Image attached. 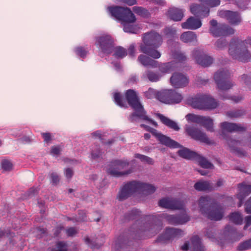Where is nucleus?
Wrapping results in <instances>:
<instances>
[{"instance_id": "1", "label": "nucleus", "mask_w": 251, "mask_h": 251, "mask_svg": "<svg viewBox=\"0 0 251 251\" xmlns=\"http://www.w3.org/2000/svg\"><path fill=\"white\" fill-rule=\"evenodd\" d=\"M144 44L140 46V51L153 58H159L160 53L156 49L162 43L161 35L156 32L151 31L146 33L143 37Z\"/></svg>"}, {"instance_id": "2", "label": "nucleus", "mask_w": 251, "mask_h": 251, "mask_svg": "<svg viewBox=\"0 0 251 251\" xmlns=\"http://www.w3.org/2000/svg\"><path fill=\"white\" fill-rule=\"evenodd\" d=\"M155 190V187L151 184L137 181H132L123 186L119 194V199L123 200L135 192L145 195L150 194Z\"/></svg>"}, {"instance_id": "3", "label": "nucleus", "mask_w": 251, "mask_h": 251, "mask_svg": "<svg viewBox=\"0 0 251 251\" xmlns=\"http://www.w3.org/2000/svg\"><path fill=\"white\" fill-rule=\"evenodd\" d=\"M251 46V39L240 42L238 40L232 41L230 44L229 53L234 59L243 62L248 61L251 58V54L246 49V45Z\"/></svg>"}, {"instance_id": "4", "label": "nucleus", "mask_w": 251, "mask_h": 251, "mask_svg": "<svg viewBox=\"0 0 251 251\" xmlns=\"http://www.w3.org/2000/svg\"><path fill=\"white\" fill-rule=\"evenodd\" d=\"M212 200L208 197H201L199 202L200 210L202 214H205L208 218L218 221L221 220L223 216L221 208L215 207L211 205Z\"/></svg>"}, {"instance_id": "5", "label": "nucleus", "mask_w": 251, "mask_h": 251, "mask_svg": "<svg viewBox=\"0 0 251 251\" xmlns=\"http://www.w3.org/2000/svg\"><path fill=\"white\" fill-rule=\"evenodd\" d=\"M126 98L129 104L134 110L129 118L131 122L135 120L136 117L144 120L150 121L149 118L146 115L143 106L139 101L138 97L136 93L132 90H128L126 93Z\"/></svg>"}, {"instance_id": "6", "label": "nucleus", "mask_w": 251, "mask_h": 251, "mask_svg": "<svg viewBox=\"0 0 251 251\" xmlns=\"http://www.w3.org/2000/svg\"><path fill=\"white\" fill-rule=\"evenodd\" d=\"M111 15L116 19L125 23H133L136 18L130 9L127 7L115 6L108 8Z\"/></svg>"}, {"instance_id": "7", "label": "nucleus", "mask_w": 251, "mask_h": 251, "mask_svg": "<svg viewBox=\"0 0 251 251\" xmlns=\"http://www.w3.org/2000/svg\"><path fill=\"white\" fill-rule=\"evenodd\" d=\"M201 4H194L191 6L190 10L194 15L203 18L207 16L209 13V8L219 5L220 0H200Z\"/></svg>"}, {"instance_id": "8", "label": "nucleus", "mask_w": 251, "mask_h": 251, "mask_svg": "<svg viewBox=\"0 0 251 251\" xmlns=\"http://www.w3.org/2000/svg\"><path fill=\"white\" fill-rule=\"evenodd\" d=\"M189 103L193 107L199 109H213L218 105L217 102L207 95L192 98L189 100Z\"/></svg>"}, {"instance_id": "9", "label": "nucleus", "mask_w": 251, "mask_h": 251, "mask_svg": "<svg viewBox=\"0 0 251 251\" xmlns=\"http://www.w3.org/2000/svg\"><path fill=\"white\" fill-rule=\"evenodd\" d=\"M138 61L145 66H151L153 68L159 67L160 72L163 74L169 73L174 70V63L169 62L158 66V62L157 61L150 58L145 55H140L138 57Z\"/></svg>"}, {"instance_id": "10", "label": "nucleus", "mask_w": 251, "mask_h": 251, "mask_svg": "<svg viewBox=\"0 0 251 251\" xmlns=\"http://www.w3.org/2000/svg\"><path fill=\"white\" fill-rule=\"evenodd\" d=\"M157 99L165 103L174 104L180 102L182 97L174 90H166L158 92Z\"/></svg>"}, {"instance_id": "11", "label": "nucleus", "mask_w": 251, "mask_h": 251, "mask_svg": "<svg viewBox=\"0 0 251 251\" xmlns=\"http://www.w3.org/2000/svg\"><path fill=\"white\" fill-rule=\"evenodd\" d=\"M210 32L214 36H226L234 33V29L224 24H218L217 21L212 20L210 22Z\"/></svg>"}, {"instance_id": "12", "label": "nucleus", "mask_w": 251, "mask_h": 251, "mask_svg": "<svg viewBox=\"0 0 251 251\" xmlns=\"http://www.w3.org/2000/svg\"><path fill=\"white\" fill-rule=\"evenodd\" d=\"M186 118L189 122L200 124L207 130L211 132L213 131V120L210 117L189 114L186 115Z\"/></svg>"}, {"instance_id": "13", "label": "nucleus", "mask_w": 251, "mask_h": 251, "mask_svg": "<svg viewBox=\"0 0 251 251\" xmlns=\"http://www.w3.org/2000/svg\"><path fill=\"white\" fill-rule=\"evenodd\" d=\"M185 130L187 134L195 140L200 141V142L208 145H211L214 143V142L210 140L204 133L202 132L197 128L186 125Z\"/></svg>"}, {"instance_id": "14", "label": "nucleus", "mask_w": 251, "mask_h": 251, "mask_svg": "<svg viewBox=\"0 0 251 251\" xmlns=\"http://www.w3.org/2000/svg\"><path fill=\"white\" fill-rule=\"evenodd\" d=\"M228 76V72L226 71H220L215 74L214 78L219 89L226 90L232 87V84L227 81Z\"/></svg>"}, {"instance_id": "15", "label": "nucleus", "mask_w": 251, "mask_h": 251, "mask_svg": "<svg viewBox=\"0 0 251 251\" xmlns=\"http://www.w3.org/2000/svg\"><path fill=\"white\" fill-rule=\"evenodd\" d=\"M141 126L144 127L147 131L151 132L152 135L156 137L158 141L162 144L170 148H178L179 147L178 143L171 139L169 137L157 132L156 130L146 126L142 125Z\"/></svg>"}, {"instance_id": "16", "label": "nucleus", "mask_w": 251, "mask_h": 251, "mask_svg": "<svg viewBox=\"0 0 251 251\" xmlns=\"http://www.w3.org/2000/svg\"><path fill=\"white\" fill-rule=\"evenodd\" d=\"M127 165H128V164L126 161L115 160L112 162L110 168L107 171L108 173L116 176H120L128 174L130 172H126L122 171Z\"/></svg>"}, {"instance_id": "17", "label": "nucleus", "mask_w": 251, "mask_h": 251, "mask_svg": "<svg viewBox=\"0 0 251 251\" xmlns=\"http://www.w3.org/2000/svg\"><path fill=\"white\" fill-rule=\"evenodd\" d=\"M158 204L161 207L170 209H183L184 206L183 204L181 202L176 200L168 198L160 200Z\"/></svg>"}, {"instance_id": "18", "label": "nucleus", "mask_w": 251, "mask_h": 251, "mask_svg": "<svg viewBox=\"0 0 251 251\" xmlns=\"http://www.w3.org/2000/svg\"><path fill=\"white\" fill-rule=\"evenodd\" d=\"M170 82L176 88H181L188 85V79L182 74L174 73L170 78Z\"/></svg>"}, {"instance_id": "19", "label": "nucleus", "mask_w": 251, "mask_h": 251, "mask_svg": "<svg viewBox=\"0 0 251 251\" xmlns=\"http://www.w3.org/2000/svg\"><path fill=\"white\" fill-rule=\"evenodd\" d=\"M100 46L104 53H110L113 49V39L109 35H104L99 38Z\"/></svg>"}, {"instance_id": "20", "label": "nucleus", "mask_w": 251, "mask_h": 251, "mask_svg": "<svg viewBox=\"0 0 251 251\" xmlns=\"http://www.w3.org/2000/svg\"><path fill=\"white\" fill-rule=\"evenodd\" d=\"M182 234L183 231L180 229L174 228H167L165 233L158 238V241L166 242L174 237L180 236Z\"/></svg>"}, {"instance_id": "21", "label": "nucleus", "mask_w": 251, "mask_h": 251, "mask_svg": "<svg viewBox=\"0 0 251 251\" xmlns=\"http://www.w3.org/2000/svg\"><path fill=\"white\" fill-rule=\"evenodd\" d=\"M193 55L197 63L202 66L207 67L212 63V58L205 54H201L200 50L194 51Z\"/></svg>"}, {"instance_id": "22", "label": "nucleus", "mask_w": 251, "mask_h": 251, "mask_svg": "<svg viewBox=\"0 0 251 251\" xmlns=\"http://www.w3.org/2000/svg\"><path fill=\"white\" fill-rule=\"evenodd\" d=\"M239 192L237 195L239 200L238 206L240 207L242 204V201L244 198L251 193V185H247L245 183H240L238 186Z\"/></svg>"}, {"instance_id": "23", "label": "nucleus", "mask_w": 251, "mask_h": 251, "mask_svg": "<svg viewBox=\"0 0 251 251\" xmlns=\"http://www.w3.org/2000/svg\"><path fill=\"white\" fill-rule=\"evenodd\" d=\"M219 15L221 17L226 18L230 23L237 24L240 22V18L239 14L236 12L231 11H221Z\"/></svg>"}, {"instance_id": "24", "label": "nucleus", "mask_w": 251, "mask_h": 251, "mask_svg": "<svg viewBox=\"0 0 251 251\" xmlns=\"http://www.w3.org/2000/svg\"><path fill=\"white\" fill-rule=\"evenodd\" d=\"M181 25L183 28L196 29L201 26V23L199 19L191 17Z\"/></svg>"}, {"instance_id": "25", "label": "nucleus", "mask_w": 251, "mask_h": 251, "mask_svg": "<svg viewBox=\"0 0 251 251\" xmlns=\"http://www.w3.org/2000/svg\"><path fill=\"white\" fill-rule=\"evenodd\" d=\"M221 128L223 131H242L245 130V127L241 125L224 122L221 124Z\"/></svg>"}, {"instance_id": "26", "label": "nucleus", "mask_w": 251, "mask_h": 251, "mask_svg": "<svg viewBox=\"0 0 251 251\" xmlns=\"http://www.w3.org/2000/svg\"><path fill=\"white\" fill-rule=\"evenodd\" d=\"M164 217L172 224H183L189 221V217L186 214H183L181 216L173 215H164Z\"/></svg>"}, {"instance_id": "27", "label": "nucleus", "mask_w": 251, "mask_h": 251, "mask_svg": "<svg viewBox=\"0 0 251 251\" xmlns=\"http://www.w3.org/2000/svg\"><path fill=\"white\" fill-rule=\"evenodd\" d=\"M169 17L174 21H180L183 17L182 10L177 8H171L168 11Z\"/></svg>"}, {"instance_id": "28", "label": "nucleus", "mask_w": 251, "mask_h": 251, "mask_svg": "<svg viewBox=\"0 0 251 251\" xmlns=\"http://www.w3.org/2000/svg\"><path fill=\"white\" fill-rule=\"evenodd\" d=\"M178 154L181 157L188 159H196L198 158V154L189 150L184 148L178 151Z\"/></svg>"}, {"instance_id": "29", "label": "nucleus", "mask_w": 251, "mask_h": 251, "mask_svg": "<svg viewBox=\"0 0 251 251\" xmlns=\"http://www.w3.org/2000/svg\"><path fill=\"white\" fill-rule=\"evenodd\" d=\"M159 118H160L161 121L164 125H165L169 127H170L176 131L179 130V127L175 122L168 119V118H167L163 115H160Z\"/></svg>"}, {"instance_id": "30", "label": "nucleus", "mask_w": 251, "mask_h": 251, "mask_svg": "<svg viewBox=\"0 0 251 251\" xmlns=\"http://www.w3.org/2000/svg\"><path fill=\"white\" fill-rule=\"evenodd\" d=\"M196 35L192 31L183 33L181 36V40L185 43L190 42L196 40Z\"/></svg>"}, {"instance_id": "31", "label": "nucleus", "mask_w": 251, "mask_h": 251, "mask_svg": "<svg viewBox=\"0 0 251 251\" xmlns=\"http://www.w3.org/2000/svg\"><path fill=\"white\" fill-rule=\"evenodd\" d=\"M195 188L199 191L210 190L212 187L207 181H200L195 184Z\"/></svg>"}, {"instance_id": "32", "label": "nucleus", "mask_w": 251, "mask_h": 251, "mask_svg": "<svg viewBox=\"0 0 251 251\" xmlns=\"http://www.w3.org/2000/svg\"><path fill=\"white\" fill-rule=\"evenodd\" d=\"M191 242L193 246L194 251H204V248L201 245V241L198 236H194L191 239Z\"/></svg>"}, {"instance_id": "33", "label": "nucleus", "mask_w": 251, "mask_h": 251, "mask_svg": "<svg viewBox=\"0 0 251 251\" xmlns=\"http://www.w3.org/2000/svg\"><path fill=\"white\" fill-rule=\"evenodd\" d=\"M229 219L231 221L236 224H241L243 218L238 212H234L229 216Z\"/></svg>"}, {"instance_id": "34", "label": "nucleus", "mask_w": 251, "mask_h": 251, "mask_svg": "<svg viewBox=\"0 0 251 251\" xmlns=\"http://www.w3.org/2000/svg\"><path fill=\"white\" fill-rule=\"evenodd\" d=\"M197 159H199V163L201 167L205 168H211L213 167L212 164L203 157L198 155Z\"/></svg>"}, {"instance_id": "35", "label": "nucleus", "mask_w": 251, "mask_h": 251, "mask_svg": "<svg viewBox=\"0 0 251 251\" xmlns=\"http://www.w3.org/2000/svg\"><path fill=\"white\" fill-rule=\"evenodd\" d=\"M127 55V52L125 49L119 47L114 49V55L117 57L123 58Z\"/></svg>"}, {"instance_id": "36", "label": "nucleus", "mask_w": 251, "mask_h": 251, "mask_svg": "<svg viewBox=\"0 0 251 251\" xmlns=\"http://www.w3.org/2000/svg\"><path fill=\"white\" fill-rule=\"evenodd\" d=\"M250 249H251V239L241 243L237 248V250L239 251H243Z\"/></svg>"}, {"instance_id": "37", "label": "nucleus", "mask_w": 251, "mask_h": 251, "mask_svg": "<svg viewBox=\"0 0 251 251\" xmlns=\"http://www.w3.org/2000/svg\"><path fill=\"white\" fill-rule=\"evenodd\" d=\"M135 157L136 158H139L142 161L146 162L149 164H152L153 163V161L151 158L143 155L136 154L135 155Z\"/></svg>"}, {"instance_id": "38", "label": "nucleus", "mask_w": 251, "mask_h": 251, "mask_svg": "<svg viewBox=\"0 0 251 251\" xmlns=\"http://www.w3.org/2000/svg\"><path fill=\"white\" fill-rule=\"evenodd\" d=\"M173 58L176 61L183 62L186 60V56L181 52L177 51L173 54Z\"/></svg>"}, {"instance_id": "39", "label": "nucleus", "mask_w": 251, "mask_h": 251, "mask_svg": "<svg viewBox=\"0 0 251 251\" xmlns=\"http://www.w3.org/2000/svg\"><path fill=\"white\" fill-rule=\"evenodd\" d=\"M67 246L66 244L62 242H58L54 248L52 249V251H66Z\"/></svg>"}, {"instance_id": "40", "label": "nucleus", "mask_w": 251, "mask_h": 251, "mask_svg": "<svg viewBox=\"0 0 251 251\" xmlns=\"http://www.w3.org/2000/svg\"><path fill=\"white\" fill-rule=\"evenodd\" d=\"M147 75L149 79L151 81H157L161 76L152 72H148Z\"/></svg>"}, {"instance_id": "41", "label": "nucleus", "mask_w": 251, "mask_h": 251, "mask_svg": "<svg viewBox=\"0 0 251 251\" xmlns=\"http://www.w3.org/2000/svg\"><path fill=\"white\" fill-rule=\"evenodd\" d=\"M157 94L158 92L157 93L154 89L151 88L149 89L145 93V96L148 99H152L154 97L157 99Z\"/></svg>"}, {"instance_id": "42", "label": "nucleus", "mask_w": 251, "mask_h": 251, "mask_svg": "<svg viewBox=\"0 0 251 251\" xmlns=\"http://www.w3.org/2000/svg\"><path fill=\"white\" fill-rule=\"evenodd\" d=\"M133 10L135 13L142 16H145L147 14V11L145 9L140 7H134Z\"/></svg>"}, {"instance_id": "43", "label": "nucleus", "mask_w": 251, "mask_h": 251, "mask_svg": "<svg viewBox=\"0 0 251 251\" xmlns=\"http://www.w3.org/2000/svg\"><path fill=\"white\" fill-rule=\"evenodd\" d=\"M2 168L5 171H9L12 168V163L8 160H4L1 163Z\"/></svg>"}, {"instance_id": "44", "label": "nucleus", "mask_w": 251, "mask_h": 251, "mask_svg": "<svg viewBox=\"0 0 251 251\" xmlns=\"http://www.w3.org/2000/svg\"><path fill=\"white\" fill-rule=\"evenodd\" d=\"M76 54L81 57H84L87 54V51L81 47H77L75 50Z\"/></svg>"}, {"instance_id": "45", "label": "nucleus", "mask_w": 251, "mask_h": 251, "mask_svg": "<svg viewBox=\"0 0 251 251\" xmlns=\"http://www.w3.org/2000/svg\"><path fill=\"white\" fill-rule=\"evenodd\" d=\"M114 100L115 102L120 106H124L122 98L119 93H115L114 94Z\"/></svg>"}, {"instance_id": "46", "label": "nucleus", "mask_w": 251, "mask_h": 251, "mask_svg": "<svg viewBox=\"0 0 251 251\" xmlns=\"http://www.w3.org/2000/svg\"><path fill=\"white\" fill-rule=\"evenodd\" d=\"M61 151V149L59 147L54 146L52 147L50 150V153L53 155H58Z\"/></svg>"}, {"instance_id": "47", "label": "nucleus", "mask_w": 251, "mask_h": 251, "mask_svg": "<svg viewBox=\"0 0 251 251\" xmlns=\"http://www.w3.org/2000/svg\"><path fill=\"white\" fill-rule=\"evenodd\" d=\"M66 233L68 236H73L77 233V230L75 228L70 227L67 230Z\"/></svg>"}, {"instance_id": "48", "label": "nucleus", "mask_w": 251, "mask_h": 251, "mask_svg": "<svg viewBox=\"0 0 251 251\" xmlns=\"http://www.w3.org/2000/svg\"><path fill=\"white\" fill-rule=\"evenodd\" d=\"M242 114V112L240 110H237L235 112H230L228 116L231 117H238Z\"/></svg>"}, {"instance_id": "49", "label": "nucleus", "mask_w": 251, "mask_h": 251, "mask_svg": "<svg viewBox=\"0 0 251 251\" xmlns=\"http://www.w3.org/2000/svg\"><path fill=\"white\" fill-rule=\"evenodd\" d=\"M245 209L247 213H251V198L246 203Z\"/></svg>"}, {"instance_id": "50", "label": "nucleus", "mask_w": 251, "mask_h": 251, "mask_svg": "<svg viewBox=\"0 0 251 251\" xmlns=\"http://www.w3.org/2000/svg\"><path fill=\"white\" fill-rule=\"evenodd\" d=\"M42 135L46 142L49 143L51 140V135L50 133H44Z\"/></svg>"}, {"instance_id": "51", "label": "nucleus", "mask_w": 251, "mask_h": 251, "mask_svg": "<svg viewBox=\"0 0 251 251\" xmlns=\"http://www.w3.org/2000/svg\"><path fill=\"white\" fill-rule=\"evenodd\" d=\"M128 54L131 56H134L135 55V51L134 46L131 45L128 49Z\"/></svg>"}, {"instance_id": "52", "label": "nucleus", "mask_w": 251, "mask_h": 251, "mask_svg": "<svg viewBox=\"0 0 251 251\" xmlns=\"http://www.w3.org/2000/svg\"><path fill=\"white\" fill-rule=\"evenodd\" d=\"M121 2L127 4L128 5H133L136 2V0H119Z\"/></svg>"}, {"instance_id": "53", "label": "nucleus", "mask_w": 251, "mask_h": 251, "mask_svg": "<svg viewBox=\"0 0 251 251\" xmlns=\"http://www.w3.org/2000/svg\"><path fill=\"white\" fill-rule=\"evenodd\" d=\"M241 79V81H243L247 84H248V83L251 81V78L249 77L247 75H244L242 76Z\"/></svg>"}, {"instance_id": "54", "label": "nucleus", "mask_w": 251, "mask_h": 251, "mask_svg": "<svg viewBox=\"0 0 251 251\" xmlns=\"http://www.w3.org/2000/svg\"><path fill=\"white\" fill-rule=\"evenodd\" d=\"M51 177L52 182L53 183L56 184L58 182L59 179L58 176L56 174H52L51 175Z\"/></svg>"}, {"instance_id": "55", "label": "nucleus", "mask_w": 251, "mask_h": 251, "mask_svg": "<svg viewBox=\"0 0 251 251\" xmlns=\"http://www.w3.org/2000/svg\"><path fill=\"white\" fill-rule=\"evenodd\" d=\"M250 225H251V215L246 217V225L244 228H246Z\"/></svg>"}, {"instance_id": "56", "label": "nucleus", "mask_w": 251, "mask_h": 251, "mask_svg": "<svg viewBox=\"0 0 251 251\" xmlns=\"http://www.w3.org/2000/svg\"><path fill=\"white\" fill-rule=\"evenodd\" d=\"M65 173H66V176L67 178H71L73 175V171L69 168L67 169L66 170Z\"/></svg>"}, {"instance_id": "57", "label": "nucleus", "mask_w": 251, "mask_h": 251, "mask_svg": "<svg viewBox=\"0 0 251 251\" xmlns=\"http://www.w3.org/2000/svg\"><path fill=\"white\" fill-rule=\"evenodd\" d=\"M188 244L187 243H185V244L181 247V249L182 251H186L188 250Z\"/></svg>"}, {"instance_id": "58", "label": "nucleus", "mask_w": 251, "mask_h": 251, "mask_svg": "<svg viewBox=\"0 0 251 251\" xmlns=\"http://www.w3.org/2000/svg\"><path fill=\"white\" fill-rule=\"evenodd\" d=\"M231 99L233 101H234L236 102H237L239 101L242 99V97L234 96Z\"/></svg>"}, {"instance_id": "59", "label": "nucleus", "mask_w": 251, "mask_h": 251, "mask_svg": "<svg viewBox=\"0 0 251 251\" xmlns=\"http://www.w3.org/2000/svg\"><path fill=\"white\" fill-rule=\"evenodd\" d=\"M227 143L229 146H232L235 144H237L238 142L236 140H228Z\"/></svg>"}, {"instance_id": "60", "label": "nucleus", "mask_w": 251, "mask_h": 251, "mask_svg": "<svg viewBox=\"0 0 251 251\" xmlns=\"http://www.w3.org/2000/svg\"><path fill=\"white\" fill-rule=\"evenodd\" d=\"M100 155V151H99V153L98 154H96L94 152V151L92 152V156L94 158H97Z\"/></svg>"}, {"instance_id": "61", "label": "nucleus", "mask_w": 251, "mask_h": 251, "mask_svg": "<svg viewBox=\"0 0 251 251\" xmlns=\"http://www.w3.org/2000/svg\"><path fill=\"white\" fill-rule=\"evenodd\" d=\"M223 183V182L222 180H219L217 182V186L219 187L221 186Z\"/></svg>"}, {"instance_id": "62", "label": "nucleus", "mask_w": 251, "mask_h": 251, "mask_svg": "<svg viewBox=\"0 0 251 251\" xmlns=\"http://www.w3.org/2000/svg\"><path fill=\"white\" fill-rule=\"evenodd\" d=\"M85 242L88 244V245H90L91 244V241H90V239L87 237L85 239Z\"/></svg>"}, {"instance_id": "63", "label": "nucleus", "mask_w": 251, "mask_h": 251, "mask_svg": "<svg viewBox=\"0 0 251 251\" xmlns=\"http://www.w3.org/2000/svg\"><path fill=\"white\" fill-rule=\"evenodd\" d=\"M150 137V135L149 133H145L144 134V138L146 139H149Z\"/></svg>"}, {"instance_id": "64", "label": "nucleus", "mask_w": 251, "mask_h": 251, "mask_svg": "<svg viewBox=\"0 0 251 251\" xmlns=\"http://www.w3.org/2000/svg\"><path fill=\"white\" fill-rule=\"evenodd\" d=\"M222 41H218L217 42V46L218 47V48H221L222 47V46L221 45V43H222Z\"/></svg>"}]
</instances>
